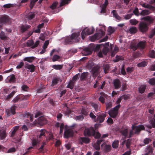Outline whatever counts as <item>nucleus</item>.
Instances as JSON below:
<instances>
[{"label": "nucleus", "mask_w": 155, "mask_h": 155, "mask_svg": "<svg viewBox=\"0 0 155 155\" xmlns=\"http://www.w3.org/2000/svg\"><path fill=\"white\" fill-rule=\"evenodd\" d=\"M122 99L121 97L120 98H118L116 102V104H118V105L109 111L108 114L110 117L113 118H115L117 116L118 113L119 109L121 107L119 104L120 103Z\"/></svg>", "instance_id": "1"}, {"label": "nucleus", "mask_w": 155, "mask_h": 155, "mask_svg": "<svg viewBox=\"0 0 155 155\" xmlns=\"http://www.w3.org/2000/svg\"><path fill=\"white\" fill-rule=\"evenodd\" d=\"M146 42L145 41H140L137 44L134 42H132L130 45V48L133 51H135L138 49H143L146 47Z\"/></svg>", "instance_id": "2"}, {"label": "nucleus", "mask_w": 155, "mask_h": 155, "mask_svg": "<svg viewBox=\"0 0 155 155\" xmlns=\"http://www.w3.org/2000/svg\"><path fill=\"white\" fill-rule=\"evenodd\" d=\"M79 34L73 33L71 36H69L65 39V44H71L76 42V40L78 38Z\"/></svg>", "instance_id": "3"}, {"label": "nucleus", "mask_w": 155, "mask_h": 155, "mask_svg": "<svg viewBox=\"0 0 155 155\" xmlns=\"http://www.w3.org/2000/svg\"><path fill=\"white\" fill-rule=\"evenodd\" d=\"M131 129L132 130H132L133 136L134 134H139L141 130H144L145 127L143 125H139L138 126L133 125L131 127Z\"/></svg>", "instance_id": "4"}, {"label": "nucleus", "mask_w": 155, "mask_h": 155, "mask_svg": "<svg viewBox=\"0 0 155 155\" xmlns=\"http://www.w3.org/2000/svg\"><path fill=\"white\" fill-rule=\"evenodd\" d=\"M94 31L95 29L93 27L92 28H84L81 33L82 38L84 40L87 35L92 34L94 32Z\"/></svg>", "instance_id": "5"}, {"label": "nucleus", "mask_w": 155, "mask_h": 155, "mask_svg": "<svg viewBox=\"0 0 155 155\" xmlns=\"http://www.w3.org/2000/svg\"><path fill=\"white\" fill-rule=\"evenodd\" d=\"M153 109H150L148 110L150 114L153 115V119H152L149 121V123L150 124L145 125V126L149 129H151L152 128H155V114H153Z\"/></svg>", "instance_id": "6"}, {"label": "nucleus", "mask_w": 155, "mask_h": 155, "mask_svg": "<svg viewBox=\"0 0 155 155\" xmlns=\"http://www.w3.org/2000/svg\"><path fill=\"white\" fill-rule=\"evenodd\" d=\"M104 35L105 32L102 29H100L99 32L96 33L92 36L90 39L92 41H94L96 40L99 39Z\"/></svg>", "instance_id": "7"}, {"label": "nucleus", "mask_w": 155, "mask_h": 155, "mask_svg": "<svg viewBox=\"0 0 155 155\" xmlns=\"http://www.w3.org/2000/svg\"><path fill=\"white\" fill-rule=\"evenodd\" d=\"M95 134V130L92 127L86 128L84 130V135L85 136H94Z\"/></svg>", "instance_id": "8"}, {"label": "nucleus", "mask_w": 155, "mask_h": 155, "mask_svg": "<svg viewBox=\"0 0 155 155\" xmlns=\"http://www.w3.org/2000/svg\"><path fill=\"white\" fill-rule=\"evenodd\" d=\"M120 132L126 138H130L133 136L132 130H130L129 134H128V129L127 128H122Z\"/></svg>", "instance_id": "9"}, {"label": "nucleus", "mask_w": 155, "mask_h": 155, "mask_svg": "<svg viewBox=\"0 0 155 155\" xmlns=\"http://www.w3.org/2000/svg\"><path fill=\"white\" fill-rule=\"evenodd\" d=\"M48 123V120L44 116L39 117L37 120L35 121V123L38 124L40 126H43Z\"/></svg>", "instance_id": "10"}, {"label": "nucleus", "mask_w": 155, "mask_h": 155, "mask_svg": "<svg viewBox=\"0 0 155 155\" xmlns=\"http://www.w3.org/2000/svg\"><path fill=\"white\" fill-rule=\"evenodd\" d=\"M148 26L144 21H141L139 24V30L142 33L145 32L148 29Z\"/></svg>", "instance_id": "11"}, {"label": "nucleus", "mask_w": 155, "mask_h": 155, "mask_svg": "<svg viewBox=\"0 0 155 155\" xmlns=\"http://www.w3.org/2000/svg\"><path fill=\"white\" fill-rule=\"evenodd\" d=\"M17 107L15 105L12 106L10 109H8L6 110V113L8 117H9L11 115L15 114V110Z\"/></svg>", "instance_id": "12"}, {"label": "nucleus", "mask_w": 155, "mask_h": 155, "mask_svg": "<svg viewBox=\"0 0 155 155\" xmlns=\"http://www.w3.org/2000/svg\"><path fill=\"white\" fill-rule=\"evenodd\" d=\"M97 117L95 122H99L100 123H102L104 121L105 117L106 116V114L104 113H98L97 115Z\"/></svg>", "instance_id": "13"}, {"label": "nucleus", "mask_w": 155, "mask_h": 155, "mask_svg": "<svg viewBox=\"0 0 155 155\" xmlns=\"http://www.w3.org/2000/svg\"><path fill=\"white\" fill-rule=\"evenodd\" d=\"M143 19L147 25L149 26L150 25L153 24L155 19L154 17L150 16H147L143 18Z\"/></svg>", "instance_id": "14"}, {"label": "nucleus", "mask_w": 155, "mask_h": 155, "mask_svg": "<svg viewBox=\"0 0 155 155\" xmlns=\"http://www.w3.org/2000/svg\"><path fill=\"white\" fill-rule=\"evenodd\" d=\"M101 148L104 152L107 153L111 150V147L110 145L104 143L101 145Z\"/></svg>", "instance_id": "15"}, {"label": "nucleus", "mask_w": 155, "mask_h": 155, "mask_svg": "<svg viewBox=\"0 0 155 155\" xmlns=\"http://www.w3.org/2000/svg\"><path fill=\"white\" fill-rule=\"evenodd\" d=\"M102 46L103 47L102 52L103 54L104 55H106L107 53L109 51V42H107L105 43L104 45L102 44Z\"/></svg>", "instance_id": "16"}, {"label": "nucleus", "mask_w": 155, "mask_h": 155, "mask_svg": "<svg viewBox=\"0 0 155 155\" xmlns=\"http://www.w3.org/2000/svg\"><path fill=\"white\" fill-rule=\"evenodd\" d=\"M10 18L8 16L6 15H2L0 17V23L2 24L8 22Z\"/></svg>", "instance_id": "17"}, {"label": "nucleus", "mask_w": 155, "mask_h": 155, "mask_svg": "<svg viewBox=\"0 0 155 155\" xmlns=\"http://www.w3.org/2000/svg\"><path fill=\"white\" fill-rule=\"evenodd\" d=\"M73 131L71 130L68 129L65 130L64 133V137L68 138L72 137L74 134Z\"/></svg>", "instance_id": "18"}, {"label": "nucleus", "mask_w": 155, "mask_h": 155, "mask_svg": "<svg viewBox=\"0 0 155 155\" xmlns=\"http://www.w3.org/2000/svg\"><path fill=\"white\" fill-rule=\"evenodd\" d=\"M100 67L98 65L94 66L92 69V72L94 77H96L99 73Z\"/></svg>", "instance_id": "19"}, {"label": "nucleus", "mask_w": 155, "mask_h": 155, "mask_svg": "<svg viewBox=\"0 0 155 155\" xmlns=\"http://www.w3.org/2000/svg\"><path fill=\"white\" fill-rule=\"evenodd\" d=\"M47 131L45 129H41L40 131V134L37 136L38 140L41 141L42 139L45 137V134Z\"/></svg>", "instance_id": "20"}, {"label": "nucleus", "mask_w": 155, "mask_h": 155, "mask_svg": "<svg viewBox=\"0 0 155 155\" xmlns=\"http://www.w3.org/2000/svg\"><path fill=\"white\" fill-rule=\"evenodd\" d=\"M102 44H101L100 45H98L97 46H96L94 49V51H99L100 50H101L102 46ZM102 54V52L101 51V50L98 53V56L102 58L103 56Z\"/></svg>", "instance_id": "21"}, {"label": "nucleus", "mask_w": 155, "mask_h": 155, "mask_svg": "<svg viewBox=\"0 0 155 155\" xmlns=\"http://www.w3.org/2000/svg\"><path fill=\"white\" fill-rule=\"evenodd\" d=\"M61 80L59 77L57 76L54 77L52 79L51 86L53 87L58 84L59 82H61Z\"/></svg>", "instance_id": "22"}, {"label": "nucleus", "mask_w": 155, "mask_h": 155, "mask_svg": "<svg viewBox=\"0 0 155 155\" xmlns=\"http://www.w3.org/2000/svg\"><path fill=\"white\" fill-rule=\"evenodd\" d=\"M31 27L30 25H22L20 26L21 31L22 33H24L27 31Z\"/></svg>", "instance_id": "23"}, {"label": "nucleus", "mask_w": 155, "mask_h": 155, "mask_svg": "<svg viewBox=\"0 0 155 155\" xmlns=\"http://www.w3.org/2000/svg\"><path fill=\"white\" fill-rule=\"evenodd\" d=\"M114 85L115 89H118L120 88L121 86V83L120 81L116 79L114 80Z\"/></svg>", "instance_id": "24"}, {"label": "nucleus", "mask_w": 155, "mask_h": 155, "mask_svg": "<svg viewBox=\"0 0 155 155\" xmlns=\"http://www.w3.org/2000/svg\"><path fill=\"white\" fill-rule=\"evenodd\" d=\"M25 67L26 69L30 70L31 72H33L34 71L35 68V67L34 65L29 64L28 63L25 64Z\"/></svg>", "instance_id": "25"}, {"label": "nucleus", "mask_w": 155, "mask_h": 155, "mask_svg": "<svg viewBox=\"0 0 155 155\" xmlns=\"http://www.w3.org/2000/svg\"><path fill=\"white\" fill-rule=\"evenodd\" d=\"M79 140L80 143L81 144H82L83 143H89L90 141V140L89 138L84 137H80Z\"/></svg>", "instance_id": "26"}, {"label": "nucleus", "mask_w": 155, "mask_h": 155, "mask_svg": "<svg viewBox=\"0 0 155 155\" xmlns=\"http://www.w3.org/2000/svg\"><path fill=\"white\" fill-rule=\"evenodd\" d=\"M93 50L91 48L88 47L85 48L84 49V54L85 55H88L91 54Z\"/></svg>", "instance_id": "27"}, {"label": "nucleus", "mask_w": 155, "mask_h": 155, "mask_svg": "<svg viewBox=\"0 0 155 155\" xmlns=\"http://www.w3.org/2000/svg\"><path fill=\"white\" fill-rule=\"evenodd\" d=\"M7 136L5 130L0 129V139L3 140L5 139Z\"/></svg>", "instance_id": "28"}, {"label": "nucleus", "mask_w": 155, "mask_h": 155, "mask_svg": "<svg viewBox=\"0 0 155 155\" xmlns=\"http://www.w3.org/2000/svg\"><path fill=\"white\" fill-rule=\"evenodd\" d=\"M112 13L114 17L117 19L119 21L121 20V17L118 15L115 10H113L112 11Z\"/></svg>", "instance_id": "29"}, {"label": "nucleus", "mask_w": 155, "mask_h": 155, "mask_svg": "<svg viewBox=\"0 0 155 155\" xmlns=\"http://www.w3.org/2000/svg\"><path fill=\"white\" fill-rule=\"evenodd\" d=\"M35 57L33 56L26 57L24 59V61H26L30 63H32L35 59Z\"/></svg>", "instance_id": "30"}, {"label": "nucleus", "mask_w": 155, "mask_h": 155, "mask_svg": "<svg viewBox=\"0 0 155 155\" xmlns=\"http://www.w3.org/2000/svg\"><path fill=\"white\" fill-rule=\"evenodd\" d=\"M140 5L142 6V7L145 8H147L150 9H153L155 8V7L154 6L149 4H147L145 3H143V4H140Z\"/></svg>", "instance_id": "31"}, {"label": "nucleus", "mask_w": 155, "mask_h": 155, "mask_svg": "<svg viewBox=\"0 0 155 155\" xmlns=\"http://www.w3.org/2000/svg\"><path fill=\"white\" fill-rule=\"evenodd\" d=\"M24 116L26 117H29L30 121L32 122L34 117L33 114H31L29 112H26L24 114Z\"/></svg>", "instance_id": "32"}, {"label": "nucleus", "mask_w": 155, "mask_h": 155, "mask_svg": "<svg viewBox=\"0 0 155 155\" xmlns=\"http://www.w3.org/2000/svg\"><path fill=\"white\" fill-rule=\"evenodd\" d=\"M146 87V86L145 85L141 86L138 89L139 92L141 94L143 93L145 91Z\"/></svg>", "instance_id": "33"}, {"label": "nucleus", "mask_w": 155, "mask_h": 155, "mask_svg": "<svg viewBox=\"0 0 155 155\" xmlns=\"http://www.w3.org/2000/svg\"><path fill=\"white\" fill-rule=\"evenodd\" d=\"M8 78H9L8 81L10 83H15L16 81L15 77L14 74H12L11 75L10 77H8Z\"/></svg>", "instance_id": "34"}, {"label": "nucleus", "mask_w": 155, "mask_h": 155, "mask_svg": "<svg viewBox=\"0 0 155 155\" xmlns=\"http://www.w3.org/2000/svg\"><path fill=\"white\" fill-rule=\"evenodd\" d=\"M147 63L145 61H143L142 62L139 63L137 64V66L138 67H144L146 66L147 65Z\"/></svg>", "instance_id": "35"}, {"label": "nucleus", "mask_w": 155, "mask_h": 155, "mask_svg": "<svg viewBox=\"0 0 155 155\" xmlns=\"http://www.w3.org/2000/svg\"><path fill=\"white\" fill-rule=\"evenodd\" d=\"M19 126H16L14 127L13 130L12 131L11 134V137H13L15 136L16 131L18 129Z\"/></svg>", "instance_id": "36"}, {"label": "nucleus", "mask_w": 155, "mask_h": 155, "mask_svg": "<svg viewBox=\"0 0 155 155\" xmlns=\"http://www.w3.org/2000/svg\"><path fill=\"white\" fill-rule=\"evenodd\" d=\"M91 105L94 108L95 111L97 112L100 110L98 104L92 103L91 104Z\"/></svg>", "instance_id": "37"}, {"label": "nucleus", "mask_w": 155, "mask_h": 155, "mask_svg": "<svg viewBox=\"0 0 155 155\" xmlns=\"http://www.w3.org/2000/svg\"><path fill=\"white\" fill-rule=\"evenodd\" d=\"M74 82H75L72 80L70 81L69 82L67 87L71 89H73L74 86Z\"/></svg>", "instance_id": "38"}, {"label": "nucleus", "mask_w": 155, "mask_h": 155, "mask_svg": "<svg viewBox=\"0 0 155 155\" xmlns=\"http://www.w3.org/2000/svg\"><path fill=\"white\" fill-rule=\"evenodd\" d=\"M15 92L13 91L10 94L8 95L7 96L5 97V99L6 100H9L11 97H12L15 94Z\"/></svg>", "instance_id": "39"}, {"label": "nucleus", "mask_w": 155, "mask_h": 155, "mask_svg": "<svg viewBox=\"0 0 155 155\" xmlns=\"http://www.w3.org/2000/svg\"><path fill=\"white\" fill-rule=\"evenodd\" d=\"M63 65H54L52 67L54 69L56 70H60L61 69L63 68Z\"/></svg>", "instance_id": "40"}, {"label": "nucleus", "mask_w": 155, "mask_h": 155, "mask_svg": "<svg viewBox=\"0 0 155 155\" xmlns=\"http://www.w3.org/2000/svg\"><path fill=\"white\" fill-rule=\"evenodd\" d=\"M71 0H61V2L60 5V6L62 7L65 4H68L69 2Z\"/></svg>", "instance_id": "41"}, {"label": "nucleus", "mask_w": 155, "mask_h": 155, "mask_svg": "<svg viewBox=\"0 0 155 155\" xmlns=\"http://www.w3.org/2000/svg\"><path fill=\"white\" fill-rule=\"evenodd\" d=\"M124 58L122 56L117 55L115 57V59L114 60V62H117L120 60H123Z\"/></svg>", "instance_id": "42"}, {"label": "nucleus", "mask_w": 155, "mask_h": 155, "mask_svg": "<svg viewBox=\"0 0 155 155\" xmlns=\"http://www.w3.org/2000/svg\"><path fill=\"white\" fill-rule=\"evenodd\" d=\"M137 29L135 27H132L129 29V31L130 33L134 34L136 33Z\"/></svg>", "instance_id": "43"}, {"label": "nucleus", "mask_w": 155, "mask_h": 155, "mask_svg": "<svg viewBox=\"0 0 155 155\" xmlns=\"http://www.w3.org/2000/svg\"><path fill=\"white\" fill-rule=\"evenodd\" d=\"M21 94H19L16 96L12 100V102L13 103H16L18 102L19 100H21Z\"/></svg>", "instance_id": "44"}, {"label": "nucleus", "mask_w": 155, "mask_h": 155, "mask_svg": "<svg viewBox=\"0 0 155 155\" xmlns=\"http://www.w3.org/2000/svg\"><path fill=\"white\" fill-rule=\"evenodd\" d=\"M26 46L28 47L32 46L34 44V42L32 40H28L26 42Z\"/></svg>", "instance_id": "45"}, {"label": "nucleus", "mask_w": 155, "mask_h": 155, "mask_svg": "<svg viewBox=\"0 0 155 155\" xmlns=\"http://www.w3.org/2000/svg\"><path fill=\"white\" fill-rule=\"evenodd\" d=\"M103 68L105 73L106 74L109 71L110 67L108 64H105Z\"/></svg>", "instance_id": "46"}, {"label": "nucleus", "mask_w": 155, "mask_h": 155, "mask_svg": "<svg viewBox=\"0 0 155 155\" xmlns=\"http://www.w3.org/2000/svg\"><path fill=\"white\" fill-rule=\"evenodd\" d=\"M119 141L118 140H115L113 142L112 144V146L113 148H116L118 147Z\"/></svg>", "instance_id": "47"}, {"label": "nucleus", "mask_w": 155, "mask_h": 155, "mask_svg": "<svg viewBox=\"0 0 155 155\" xmlns=\"http://www.w3.org/2000/svg\"><path fill=\"white\" fill-rule=\"evenodd\" d=\"M54 139L53 135L51 133L49 134L48 138V137H46V140L47 142H48L50 140H52Z\"/></svg>", "instance_id": "48"}, {"label": "nucleus", "mask_w": 155, "mask_h": 155, "mask_svg": "<svg viewBox=\"0 0 155 155\" xmlns=\"http://www.w3.org/2000/svg\"><path fill=\"white\" fill-rule=\"evenodd\" d=\"M129 22L131 25H135L138 23V21L135 19H130Z\"/></svg>", "instance_id": "49"}, {"label": "nucleus", "mask_w": 155, "mask_h": 155, "mask_svg": "<svg viewBox=\"0 0 155 155\" xmlns=\"http://www.w3.org/2000/svg\"><path fill=\"white\" fill-rule=\"evenodd\" d=\"M21 98V100H26L28 99V97L30 96V94H28L25 95H24L22 94H20Z\"/></svg>", "instance_id": "50"}, {"label": "nucleus", "mask_w": 155, "mask_h": 155, "mask_svg": "<svg viewBox=\"0 0 155 155\" xmlns=\"http://www.w3.org/2000/svg\"><path fill=\"white\" fill-rule=\"evenodd\" d=\"M149 83L151 85H155V78H153L150 79L148 81Z\"/></svg>", "instance_id": "51"}, {"label": "nucleus", "mask_w": 155, "mask_h": 155, "mask_svg": "<svg viewBox=\"0 0 155 155\" xmlns=\"http://www.w3.org/2000/svg\"><path fill=\"white\" fill-rule=\"evenodd\" d=\"M0 38L2 40H6L7 39V37L5 35L4 33L3 32H2L0 33Z\"/></svg>", "instance_id": "52"}, {"label": "nucleus", "mask_w": 155, "mask_h": 155, "mask_svg": "<svg viewBox=\"0 0 155 155\" xmlns=\"http://www.w3.org/2000/svg\"><path fill=\"white\" fill-rule=\"evenodd\" d=\"M84 117L83 115H81L77 116L75 117V119L77 120L82 121L84 119Z\"/></svg>", "instance_id": "53"}, {"label": "nucleus", "mask_w": 155, "mask_h": 155, "mask_svg": "<svg viewBox=\"0 0 155 155\" xmlns=\"http://www.w3.org/2000/svg\"><path fill=\"white\" fill-rule=\"evenodd\" d=\"M149 55L150 57L153 58H155V51L152 50L150 51Z\"/></svg>", "instance_id": "54"}, {"label": "nucleus", "mask_w": 155, "mask_h": 155, "mask_svg": "<svg viewBox=\"0 0 155 155\" xmlns=\"http://www.w3.org/2000/svg\"><path fill=\"white\" fill-rule=\"evenodd\" d=\"M133 15V13L127 14L124 16V18L125 20H128Z\"/></svg>", "instance_id": "55"}, {"label": "nucleus", "mask_w": 155, "mask_h": 155, "mask_svg": "<svg viewBox=\"0 0 155 155\" xmlns=\"http://www.w3.org/2000/svg\"><path fill=\"white\" fill-rule=\"evenodd\" d=\"M60 58V57L57 55H54L52 58V61H53L54 62L57 61Z\"/></svg>", "instance_id": "56"}, {"label": "nucleus", "mask_w": 155, "mask_h": 155, "mask_svg": "<svg viewBox=\"0 0 155 155\" xmlns=\"http://www.w3.org/2000/svg\"><path fill=\"white\" fill-rule=\"evenodd\" d=\"M140 14L143 15H145L149 14V12L146 10H143L142 11Z\"/></svg>", "instance_id": "57"}, {"label": "nucleus", "mask_w": 155, "mask_h": 155, "mask_svg": "<svg viewBox=\"0 0 155 155\" xmlns=\"http://www.w3.org/2000/svg\"><path fill=\"white\" fill-rule=\"evenodd\" d=\"M33 148V147H30L28 148L26 152L23 153L22 155H25L26 154H28L31 153V151H30V150Z\"/></svg>", "instance_id": "58"}, {"label": "nucleus", "mask_w": 155, "mask_h": 155, "mask_svg": "<svg viewBox=\"0 0 155 155\" xmlns=\"http://www.w3.org/2000/svg\"><path fill=\"white\" fill-rule=\"evenodd\" d=\"M115 30L114 28L111 26H109L108 28V31L110 34L113 33L115 31Z\"/></svg>", "instance_id": "59"}, {"label": "nucleus", "mask_w": 155, "mask_h": 155, "mask_svg": "<svg viewBox=\"0 0 155 155\" xmlns=\"http://www.w3.org/2000/svg\"><path fill=\"white\" fill-rule=\"evenodd\" d=\"M58 4V2H54L50 6V8L52 9H54L56 8Z\"/></svg>", "instance_id": "60"}, {"label": "nucleus", "mask_w": 155, "mask_h": 155, "mask_svg": "<svg viewBox=\"0 0 155 155\" xmlns=\"http://www.w3.org/2000/svg\"><path fill=\"white\" fill-rule=\"evenodd\" d=\"M21 88L22 90L25 91H27L29 87L26 85H24L21 86Z\"/></svg>", "instance_id": "61"}, {"label": "nucleus", "mask_w": 155, "mask_h": 155, "mask_svg": "<svg viewBox=\"0 0 155 155\" xmlns=\"http://www.w3.org/2000/svg\"><path fill=\"white\" fill-rule=\"evenodd\" d=\"M147 153H146L145 155H147L148 154L150 153H152L153 152V150L151 147H147Z\"/></svg>", "instance_id": "62"}, {"label": "nucleus", "mask_w": 155, "mask_h": 155, "mask_svg": "<svg viewBox=\"0 0 155 155\" xmlns=\"http://www.w3.org/2000/svg\"><path fill=\"white\" fill-rule=\"evenodd\" d=\"M36 139H33L32 140V144L33 146H35L38 143V140Z\"/></svg>", "instance_id": "63"}, {"label": "nucleus", "mask_w": 155, "mask_h": 155, "mask_svg": "<svg viewBox=\"0 0 155 155\" xmlns=\"http://www.w3.org/2000/svg\"><path fill=\"white\" fill-rule=\"evenodd\" d=\"M49 43V40H46L45 41L44 44V45L43 46V48L44 49H46Z\"/></svg>", "instance_id": "64"}]
</instances>
